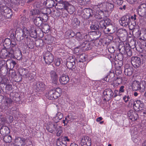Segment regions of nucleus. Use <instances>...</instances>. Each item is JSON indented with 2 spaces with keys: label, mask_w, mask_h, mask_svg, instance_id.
<instances>
[{
  "label": "nucleus",
  "mask_w": 146,
  "mask_h": 146,
  "mask_svg": "<svg viewBox=\"0 0 146 146\" xmlns=\"http://www.w3.org/2000/svg\"><path fill=\"white\" fill-rule=\"evenodd\" d=\"M61 92L60 88H56V89H51L46 94L47 97L49 100H53L57 98L60 96Z\"/></svg>",
  "instance_id": "f257e3e1"
},
{
  "label": "nucleus",
  "mask_w": 146,
  "mask_h": 146,
  "mask_svg": "<svg viewBox=\"0 0 146 146\" xmlns=\"http://www.w3.org/2000/svg\"><path fill=\"white\" fill-rule=\"evenodd\" d=\"M14 56L13 52V50L10 51L6 49L3 48L0 52V57L1 58H12Z\"/></svg>",
  "instance_id": "f03ea898"
},
{
  "label": "nucleus",
  "mask_w": 146,
  "mask_h": 146,
  "mask_svg": "<svg viewBox=\"0 0 146 146\" xmlns=\"http://www.w3.org/2000/svg\"><path fill=\"white\" fill-rule=\"evenodd\" d=\"M132 87L135 91L139 90L140 92H144L145 88V86L143 82H140L137 81L133 82L132 84Z\"/></svg>",
  "instance_id": "7ed1b4c3"
},
{
  "label": "nucleus",
  "mask_w": 146,
  "mask_h": 146,
  "mask_svg": "<svg viewBox=\"0 0 146 146\" xmlns=\"http://www.w3.org/2000/svg\"><path fill=\"white\" fill-rule=\"evenodd\" d=\"M0 10L1 14L6 18L9 19L11 17L12 15L11 10L6 6H4L0 8Z\"/></svg>",
  "instance_id": "20e7f679"
},
{
  "label": "nucleus",
  "mask_w": 146,
  "mask_h": 146,
  "mask_svg": "<svg viewBox=\"0 0 146 146\" xmlns=\"http://www.w3.org/2000/svg\"><path fill=\"white\" fill-rule=\"evenodd\" d=\"M131 21L130 18L128 16L122 17L121 20H119V23L121 25L126 27L129 25Z\"/></svg>",
  "instance_id": "39448f33"
},
{
  "label": "nucleus",
  "mask_w": 146,
  "mask_h": 146,
  "mask_svg": "<svg viewBox=\"0 0 146 146\" xmlns=\"http://www.w3.org/2000/svg\"><path fill=\"white\" fill-rule=\"evenodd\" d=\"M131 62L134 67L137 68L141 65V58L137 56H133L131 58Z\"/></svg>",
  "instance_id": "423d86ee"
},
{
  "label": "nucleus",
  "mask_w": 146,
  "mask_h": 146,
  "mask_svg": "<svg viewBox=\"0 0 146 146\" xmlns=\"http://www.w3.org/2000/svg\"><path fill=\"white\" fill-rule=\"evenodd\" d=\"M103 94L104 100H109L113 97V93L111 89H107L104 91Z\"/></svg>",
  "instance_id": "0eeeda50"
},
{
  "label": "nucleus",
  "mask_w": 146,
  "mask_h": 146,
  "mask_svg": "<svg viewBox=\"0 0 146 146\" xmlns=\"http://www.w3.org/2000/svg\"><path fill=\"white\" fill-rule=\"evenodd\" d=\"M58 4L59 5L62 6L70 14L74 12V7L73 6L70 5L68 2H65L63 3H59Z\"/></svg>",
  "instance_id": "6e6552de"
},
{
  "label": "nucleus",
  "mask_w": 146,
  "mask_h": 146,
  "mask_svg": "<svg viewBox=\"0 0 146 146\" xmlns=\"http://www.w3.org/2000/svg\"><path fill=\"white\" fill-rule=\"evenodd\" d=\"M44 58L46 63L49 64L53 62L54 57L50 52H48L44 56Z\"/></svg>",
  "instance_id": "1a4fd4ad"
},
{
  "label": "nucleus",
  "mask_w": 146,
  "mask_h": 146,
  "mask_svg": "<svg viewBox=\"0 0 146 146\" xmlns=\"http://www.w3.org/2000/svg\"><path fill=\"white\" fill-rule=\"evenodd\" d=\"M94 15L93 10L90 9H86L83 11L82 17L84 19L89 18Z\"/></svg>",
  "instance_id": "9d476101"
},
{
  "label": "nucleus",
  "mask_w": 146,
  "mask_h": 146,
  "mask_svg": "<svg viewBox=\"0 0 146 146\" xmlns=\"http://www.w3.org/2000/svg\"><path fill=\"white\" fill-rule=\"evenodd\" d=\"M81 144L82 146H91L90 138L86 136L82 137L81 141Z\"/></svg>",
  "instance_id": "9b49d317"
},
{
  "label": "nucleus",
  "mask_w": 146,
  "mask_h": 146,
  "mask_svg": "<svg viewBox=\"0 0 146 146\" xmlns=\"http://www.w3.org/2000/svg\"><path fill=\"white\" fill-rule=\"evenodd\" d=\"M51 80L54 84H57L58 83V76L54 71H51L50 72Z\"/></svg>",
  "instance_id": "f8f14e48"
},
{
  "label": "nucleus",
  "mask_w": 146,
  "mask_h": 146,
  "mask_svg": "<svg viewBox=\"0 0 146 146\" xmlns=\"http://www.w3.org/2000/svg\"><path fill=\"white\" fill-rule=\"evenodd\" d=\"M24 31L21 29H18L15 32V35L17 36V39L19 40H21L24 37Z\"/></svg>",
  "instance_id": "ddd939ff"
},
{
  "label": "nucleus",
  "mask_w": 146,
  "mask_h": 146,
  "mask_svg": "<svg viewBox=\"0 0 146 146\" xmlns=\"http://www.w3.org/2000/svg\"><path fill=\"white\" fill-rule=\"evenodd\" d=\"M143 103L140 100H137L134 102L133 104V107L134 109L136 110L137 109H140L139 108H142L143 107Z\"/></svg>",
  "instance_id": "4468645a"
},
{
  "label": "nucleus",
  "mask_w": 146,
  "mask_h": 146,
  "mask_svg": "<svg viewBox=\"0 0 146 146\" xmlns=\"http://www.w3.org/2000/svg\"><path fill=\"white\" fill-rule=\"evenodd\" d=\"M56 123L57 122H56L55 123L49 122L47 124L46 126V129L50 133H52L54 131V130L53 129V128H54V129Z\"/></svg>",
  "instance_id": "2eb2a0df"
},
{
  "label": "nucleus",
  "mask_w": 146,
  "mask_h": 146,
  "mask_svg": "<svg viewBox=\"0 0 146 146\" xmlns=\"http://www.w3.org/2000/svg\"><path fill=\"white\" fill-rule=\"evenodd\" d=\"M69 80V78L66 75H62L60 77L59 81L62 84H65L68 83Z\"/></svg>",
  "instance_id": "dca6fc26"
},
{
  "label": "nucleus",
  "mask_w": 146,
  "mask_h": 146,
  "mask_svg": "<svg viewBox=\"0 0 146 146\" xmlns=\"http://www.w3.org/2000/svg\"><path fill=\"white\" fill-rule=\"evenodd\" d=\"M33 22L36 25L39 27L42 24L43 21L39 15H38L37 16L34 18Z\"/></svg>",
  "instance_id": "f3484780"
},
{
  "label": "nucleus",
  "mask_w": 146,
  "mask_h": 146,
  "mask_svg": "<svg viewBox=\"0 0 146 146\" xmlns=\"http://www.w3.org/2000/svg\"><path fill=\"white\" fill-rule=\"evenodd\" d=\"M13 102V101L11 98H6L5 101L4 102L5 105L3 106V108L5 109H7L9 107L11 106Z\"/></svg>",
  "instance_id": "a211bd4d"
},
{
  "label": "nucleus",
  "mask_w": 146,
  "mask_h": 146,
  "mask_svg": "<svg viewBox=\"0 0 146 146\" xmlns=\"http://www.w3.org/2000/svg\"><path fill=\"white\" fill-rule=\"evenodd\" d=\"M45 86H46L43 83L40 82H37L35 85V87H36L37 90L42 91L44 89Z\"/></svg>",
  "instance_id": "6ab92c4d"
},
{
  "label": "nucleus",
  "mask_w": 146,
  "mask_h": 146,
  "mask_svg": "<svg viewBox=\"0 0 146 146\" xmlns=\"http://www.w3.org/2000/svg\"><path fill=\"white\" fill-rule=\"evenodd\" d=\"M54 129L56 132V136L57 137L60 136L62 132V127L60 125H58L56 123Z\"/></svg>",
  "instance_id": "aec40b11"
},
{
  "label": "nucleus",
  "mask_w": 146,
  "mask_h": 146,
  "mask_svg": "<svg viewBox=\"0 0 146 146\" xmlns=\"http://www.w3.org/2000/svg\"><path fill=\"white\" fill-rule=\"evenodd\" d=\"M42 29H39L41 30L42 33H47L49 32L50 27L46 23H43L41 26Z\"/></svg>",
  "instance_id": "412c9836"
},
{
  "label": "nucleus",
  "mask_w": 146,
  "mask_h": 146,
  "mask_svg": "<svg viewBox=\"0 0 146 146\" xmlns=\"http://www.w3.org/2000/svg\"><path fill=\"white\" fill-rule=\"evenodd\" d=\"M67 67L72 71H74L75 70L76 68L75 62H67L66 64Z\"/></svg>",
  "instance_id": "4be33fe9"
},
{
  "label": "nucleus",
  "mask_w": 146,
  "mask_h": 146,
  "mask_svg": "<svg viewBox=\"0 0 146 146\" xmlns=\"http://www.w3.org/2000/svg\"><path fill=\"white\" fill-rule=\"evenodd\" d=\"M55 2L53 0H46V6L49 8H52L53 7L57 5V3H56L55 5Z\"/></svg>",
  "instance_id": "5701e85b"
},
{
  "label": "nucleus",
  "mask_w": 146,
  "mask_h": 146,
  "mask_svg": "<svg viewBox=\"0 0 146 146\" xmlns=\"http://www.w3.org/2000/svg\"><path fill=\"white\" fill-rule=\"evenodd\" d=\"M132 32L133 35H134L135 37L139 38L140 37L141 33L139 28L134 29L133 31Z\"/></svg>",
  "instance_id": "b1692460"
},
{
  "label": "nucleus",
  "mask_w": 146,
  "mask_h": 146,
  "mask_svg": "<svg viewBox=\"0 0 146 146\" xmlns=\"http://www.w3.org/2000/svg\"><path fill=\"white\" fill-rule=\"evenodd\" d=\"M30 35L32 37L36 38L37 37V31L33 27L31 28L30 30Z\"/></svg>",
  "instance_id": "393cba45"
},
{
  "label": "nucleus",
  "mask_w": 146,
  "mask_h": 146,
  "mask_svg": "<svg viewBox=\"0 0 146 146\" xmlns=\"http://www.w3.org/2000/svg\"><path fill=\"white\" fill-rule=\"evenodd\" d=\"M136 44V42L135 40H134L133 39L131 40L130 42H129V44H127V47H128V46H129V48H131V49H133L135 48H136V49H137V48L136 47V46L135 45Z\"/></svg>",
  "instance_id": "a878e982"
},
{
  "label": "nucleus",
  "mask_w": 146,
  "mask_h": 146,
  "mask_svg": "<svg viewBox=\"0 0 146 146\" xmlns=\"http://www.w3.org/2000/svg\"><path fill=\"white\" fill-rule=\"evenodd\" d=\"M80 21L78 20V19L75 18L72 21V24L73 27H77L80 25Z\"/></svg>",
  "instance_id": "bb28decb"
},
{
  "label": "nucleus",
  "mask_w": 146,
  "mask_h": 146,
  "mask_svg": "<svg viewBox=\"0 0 146 146\" xmlns=\"http://www.w3.org/2000/svg\"><path fill=\"white\" fill-rule=\"evenodd\" d=\"M138 13L141 17L146 16V9L139 8Z\"/></svg>",
  "instance_id": "cd10ccee"
},
{
  "label": "nucleus",
  "mask_w": 146,
  "mask_h": 146,
  "mask_svg": "<svg viewBox=\"0 0 146 146\" xmlns=\"http://www.w3.org/2000/svg\"><path fill=\"white\" fill-rule=\"evenodd\" d=\"M103 15V12L102 10L100 11H98L95 15V17L96 19H100L102 18V15Z\"/></svg>",
  "instance_id": "c85d7f7f"
},
{
  "label": "nucleus",
  "mask_w": 146,
  "mask_h": 146,
  "mask_svg": "<svg viewBox=\"0 0 146 146\" xmlns=\"http://www.w3.org/2000/svg\"><path fill=\"white\" fill-rule=\"evenodd\" d=\"M9 128L8 127L5 126H2L0 129V132H2L3 134L6 135L9 133Z\"/></svg>",
  "instance_id": "c756f323"
},
{
  "label": "nucleus",
  "mask_w": 146,
  "mask_h": 146,
  "mask_svg": "<svg viewBox=\"0 0 146 146\" xmlns=\"http://www.w3.org/2000/svg\"><path fill=\"white\" fill-rule=\"evenodd\" d=\"M11 40L8 38H6L5 40L3 42V46L4 47L6 48L7 46H10L11 43Z\"/></svg>",
  "instance_id": "7c9ffc66"
},
{
  "label": "nucleus",
  "mask_w": 146,
  "mask_h": 146,
  "mask_svg": "<svg viewBox=\"0 0 146 146\" xmlns=\"http://www.w3.org/2000/svg\"><path fill=\"white\" fill-rule=\"evenodd\" d=\"M124 73L126 75L130 76L132 73V68L130 67L125 69L124 70Z\"/></svg>",
  "instance_id": "2f4dec72"
},
{
  "label": "nucleus",
  "mask_w": 146,
  "mask_h": 146,
  "mask_svg": "<svg viewBox=\"0 0 146 146\" xmlns=\"http://www.w3.org/2000/svg\"><path fill=\"white\" fill-rule=\"evenodd\" d=\"M138 115L136 112L134 111L131 116L129 117V118L132 120H135L138 118Z\"/></svg>",
  "instance_id": "473e14b6"
},
{
  "label": "nucleus",
  "mask_w": 146,
  "mask_h": 146,
  "mask_svg": "<svg viewBox=\"0 0 146 146\" xmlns=\"http://www.w3.org/2000/svg\"><path fill=\"white\" fill-rule=\"evenodd\" d=\"M35 74L36 73L34 71H32L31 72H29L27 77L29 80H31L34 78Z\"/></svg>",
  "instance_id": "72a5a7b5"
},
{
  "label": "nucleus",
  "mask_w": 146,
  "mask_h": 146,
  "mask_svg": "<svg viewBox=\"0 0 146 146\" xmlns=\"http://www.w3.org/2000/svg\"><path fill=\"white\" fill-rule=\"evenodd\" d=\"M39 15L43 22H45L48 19V16L47 15L42 13V14L40 13Z\"/></svg>",
  "instance_id": "f704fd0d"
},
{
  "label": "nucleus",
  "mask_w": 146,
  "mask_h": 146,
  "mask_svg": "<svg viewBox=\"0 0 146 146\" xmlns=\"http://www.w3.org/2000/svg\"><path fill=\"white\" fill-rule=\"evenodd\" d=\"M57 146H66L67 143H66L63 142V141H60L59 139H58L56 142Z\"/></svg>",
  "instance_id": "c9c22d12"
},
{
  "label": "nucleus",
  "mask_w": 146,
  "mask_h": 146,
  "mask_svg": "<svg viewBox=\"0 0 146 146\" xmlns=\"http://www.w3.org/2000/svg\"><path fill=\"white\" fill-rule=\"evenodd\" d=\"M63 117V114L60 112H58L56 114L55 118L57 119V122L61 119Z\"/></svg>",
  "instance_id": "e433bc0d"
},
{
  "label": "nucleus",
  "mask_w": 146,
  "mask_h": 146,
  "mask_svg": "<svg viewBox=\"0 0 146 146\" xmlns=\"http://www.w3.org/2000/svg\"><path fill=\"white\" fill-rule=\"evenodd\" d=\"M81 5H85L89 3L90 0H77Z\"/></svg>",
  "instance_id": "4c0bfd02"
},
{
  "label": "nucleus",
  "mask_w": 146,
  "mask_h": 146,
  "mask_svg": "<svg viewBox=\"0 0 146 146\" xmlns=\"http://www.w3.org/2000/svg\"><path fill=\"white\" fill-rule=\"evenodd\" d=\"M41 12H42V13L44 14H45L46 15H48L50 14L51 13V10L49 8H44L42 9V11Z\"/></svg>",
  "instance_id": "58836bf2"
},
{
  "label": "nucleus",
  "mask_w": 146,
  "mask_h": 146,
  "mask_svg": "<svg viewBox=\"0 0 146 146\" xmlns=\"http://www.w3.org/2000/svg\"><path fill=\"white\" fill-rule=\"evenodd\" d=\"M132 49L129 48L128 47H126L125 50L128 56L130 57L132 55Z\"/></svg>",
  "instance_id": "ea45409f"
},
{
  "label": "nucleus",
  "mask_w": 146,
  "mask_h": 146,
  "mask_svg": "<svg viewBox=\"0 0 146 146\" xmlns=\"http://www.w3.org/2000/svg\"><path fill=\"white\" fill-rule=\"evenodd\" d=\"M104 4L105 3H99L98 5H96L95 6V7L96 8H98L101 11L102 9L103 10L104 8L105 7V5Z\"/></svg>",
  "instance_id": "a19ab883"
},
{
  "label": "nucleus",
  "mask_w": 146,
  "mask_h": 146,
  "mask_svg": "<svg viewBox=\"0 0 146 146\" xmlns=\"http://www.w3.org/2000/svg\"><path fill=\"white\" fill-rule=\"evenodd\" d=\"M101 28L104 29L106 27V21L104 20H103L101 21L99 24Z\"/></svg>",
  "instance_id": "79ce46f5"
},
{
  "label": "nucleus",
  "mask_w": 146,
  "mask_h": 146,
  "mask_svg": "<svg viewBox=\"0 0 146 146\" xmlns=\"http://www.w3.org/2000/svg\"><path fill=\"white\" fill-rule=\"evenodd\" d=\"M90 28L92 30H99L100 29V27L98 24L92 25L90 26Z\"/></svg>",
  "instance_id": "37998d69"
},
{
  "label": "nucleus",
  "mask_w": 146,
  "mask_h": 146,
  "mask_svg": "<svg viewBox=\"0 0 146 146\" xmlns=\"http://www.w3.org/2000/svg\"><path fill=\"white\" fill-rule=\"evenodd\" d=\"M76 38L78 41H80L82 39L81 35L80 32H77L76 35Z\"/></svg>",
  "instance_id": "c03bdc74"
},
{
  "label": "nucleus",
  "mask_w": 146,
  "mask_h": 146,
  "mask_svg": "<svg viewBox=\"0 0 146 146\" xmlns=\"http://www.w3.org/2000/svg\"><path fill=\"white\" fill-rule=\"evenodd\" d=\"M61 62V59L58 58L56 59L54 62V63L56 66H59L60 65Z\"/></svg>",
  "instance_id": "a18cd8bd"
},
{
  "label": "nucleus",
  "mask_w": 146,
  "mask_h": 146,
  "mask_svg": "<svg viewBox=\"0 0 146 146\" xmlns=\"http://www.w3.org/2000/svg\"><path fill=\"white\" fill-rule=\"evenodd\" d=\"M57 73L60 75H64V71L63 68L62 67H60L57 69Z\"/></svg>",
  "instance_id": "49530a36"
},
{
  "label": "nucleus",
  "mask_w": 146,
  "mask_h": 146,
  "mask_svg": "<svg viewBox=\"0 0 146 146\" xmlns=\"http://www.w3.org/2000/svg\"><path fill=\"white\" fill-rule=\"evenodd\" d=\"M16 3L17 5L23 6L24 5V0H16Z\"/></svg>",
  "instance_id": "de8ad7c7"
},
{
  "label": "nucleus",
  "mask_w": 146,
  "mask_h": 146,
  "mask_svg": "<svg viewBox=\"0 0 146 146\" xmlns=\"http://www.w3.org/2000/svg\"><path fill=\"white\" fill-rule=\"evenodd\" d=\"M67 117L68 119H70L71 122L76 119L77 118V117L76 116H70L69 115L67 116Z\"/></svg>",
  "instance_id": "09e8293b"
},
{
  "label": "nucleus",
  "mask_w": 146,
  "mask_h": 146,
  "mask_svg": "<svg viewBox=\"0 0 146 146\" xmlns=\"http://www.w3.org/2000/svg\"><path fill=\"white\" fill-rule=\"evenodd\" d=\"M80 59L79 60V62H83L86 60V58L85 56L83 55H81L80 57Z\"/></svg>",
  "instance_id": "8fccbe9b"
},
{
  "label": "nucleus",
  "mask_w": 146,
  "mask_h": 146,
  "mask_svg": "<svg viewBox=\"0 0 146 146\" xmlns=\"http://www.w3.org/2000/svg\"><path fill=\"white\" fill-rule=\"evenodd\" d=\"M113 1L115 3L118 5H121L123 3L122 0H113Z\"/></svg>",
  "instance_id": "3c124183"
},
{
  "label": "nucleus",
  "mask_w": 146,
  "mask_h": 146,
  "mask_svg": "<svg viewBox=\"0 0 146 146\" xmlns=\"http://www.w3.org/2000/svg\"><path fill=\"white\" fill-rule=\"evenodd\" d=\"M29 72L27 70L24 69L22 71V74L24 76L27 77Z\"/></svg>",
  "instance_id": "603ef678"
},
{
  "label": "nucleus",
  "mask_w": 146,
  "mask_h": 146,
  "mask_svg": "<svg viewBox=\"0 0 146 146\" xmlns=\"http://www.w3.org/2000/svg\"><path fill=\"white\" fill-rule=\"evenodd\" d=\"M23 31L24 37H26V38H27L28 36L30 35V32L26 29L23 30Z\"/></svg>",
  "instance_id": "864d4df0"
},
{
  "label": "nucleus",
  "mask_w": 146,
  "mask_h": 146,
  "mask_svg": "<svg viewBox=\"0 0 146 146\" xmlns=\"http://www.w3.org/2000/svg\"><path fill=\"white\" fill-rule=\"evenodd\" d=\"M107 6L109 11H112L114 7V5L110 3L108 4Z\"/></svg>",
  "instance_id": "5fc2aeb1"
},
{
  "label": "nucleus",
  "mask_w": 146,
  "mask_h": 146,
  "mask_svg": "<svg viewBox=\"0 0 146 146\" xmlns=\"http://www.w3.org/2000/svg\"><path fill=\"white\" fill-rule=\"evenodd\" d=\"M113 94L114 95H113V98H115L117 96H120L121 95V94L119 93V91L117 90H115Z\"/></svg>",
  "instance_id": "6e6d98bb"
},
{
  "label": "nucleus",
  "mask_w": 146,
  "mask_h": 146,
  "mask_svg": "<svg viewBox=\"0 0 146 146\" xmlns=\"http://www.w3.org/2000/svg\"><path fill=\"white\" fill-rule=\"evenodd\" d=\"M111 30V29L110 28L107 27H106L104 29V32L106 34H108L110 32Z\"/></svg>",
  "instance_id": "4d7b16f0"
},
{
  "label": "nucleus",
  "mask_w": 146,
  "mask_h": 146,
  "mask_svg": "<svg viewBox=\"0 0 146 146\" xmlns=\"http://www.w3.org/2000/svg\"><path fill=\"white\" fill-rule=\"evenodd\" d=\"M126 32L125 30H121L119 32L120 36L121 37H123L126 34Z\"/></svg>",
  "instance_id": "13d9d810"
},
{
  "label": "nucleus",
  "mask_w": 146,
  "mask_h": 146,
  "mask_svg": "<svg viewBox=\"0 0 146 146\" xmlns=\"http://www.w3.org/2000/svg\"><path fill=\"white\" fill-rule=\"evenodd\" d=\"M75 58L73 56H70L68 58L67 62H75Z\"/></svg>",
  "instance_id": "bf43d9fd"
},
{
  "label": "nucleus",
  "mask_w": 146,
  "mask_h": 146,
  "mask_svg": "<svg viewBox=\"0 0 146 146\" xmlns=\"http://www.w3.org/2000/svg\"><path fill=\"white\" fill-rule=\"evenodd\" d=\"M11 137L10 136H6L5 137L4 139L7 142H9L11 140Z\"/></svg>",
  "instance_id": "052dcab7"
},
{
  "label": "nucleus",
  "mask_w": 146,
  "mask_h": 146,
  "mask_svg": "<svg viewBox=\"0 0 146 146\" xmlns=\"http://www.w3.org/2000/svg\"><path fill=\"white\" fill-rule=\"evenodd\" d=\"M6 89L8 91H11L13 89V87L12 85L8 84L6 85Z\"/></svg>",
  "instance_id": "680f3d73"
},
{
  "label": "nucleus",
  "mask_w": 146,
  "mask_h": 146,
  "mask_svg": "<svg viewBox=\"0 0 146 146\" xmlns=\"http://www.w3.org/2000/svg\"><path fill=\"white\" fill-rule=\"evenodd\" d=\"M108 50L111 53H114L115 51L114 47L113 46L110 47L108 48Z\"/></svg>",
  "instance_id": "e2e57ef3"
},
{
  "label": "nucleus",
  "mask_w": 146,
  "mask_h": 146,
  "mask_svg": "<svg viewBox=\"0 0 146 146\" xmlns=\"http://www.w3.org/2000/svg\"><path fill=\"white\" fill-rule=\"evenodd\" d=\"M16 64V62L15 61L12 60L10 62L11 68H13Z\"/></svg>",
  "instance_id": "0e129e2a"
},
{
  "label": "nucleus",
  "mask_w": 146,
  "mask_h": 146,
  "mask_svg": "<svg viewBox=\"0 0 146 146\" xmlns=\"http://www.w3.org/2000/svg\"><path fill=\"white\" fill-rule=\"evenodd\" d=\"M139 8H145L146 9V4L145 3L141 4L139 6Z\"/></svg>",
  "instance_id": "69168bd1"
},
{
  "label": "nucleus",
  "mask_w": 146,
  "mask_h": 146,
  "mask_svg": "<svg viewBox=\"0 0 146 146\" xmlns=\"http://www.w3.org/2000/svg\"><path fill=\"white\" fill-rule=\"evenodd\" d=\"M11 45L13 47L17 45L16 42L15 40L11 41Z\"/></svg>",
  "instance_id": "338daca9"
},
{
  "label": "nucleus",
  "mask_w": 146,
  "mask_h": 146,
  "mask_svg": "<svg viewBox=\"0 0 146 146\" xmlns=\"http://www.w3.org/2000/svg\"><path fill=\"white\" fill-rule=\"evenodd\" d=\"M62 139V141H63L64 142L66 141H70L69 139H68V137L66 136L64 137Z\"/></svg>",
  "instance_id": "774afa93"
}]
</instances>
